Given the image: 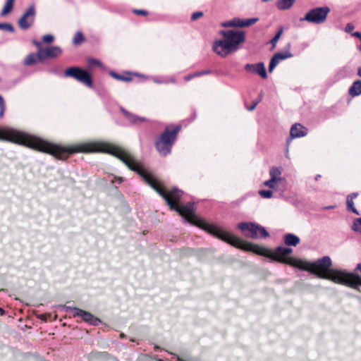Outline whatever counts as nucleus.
Instances as JSON below:
<instances>
[{
  "mask_svg": "<svg viewBox=\"0 0 361 361\" xmlns=\"http://www.w3.org/2000/svg\"><path fill=\"white\" fill-rule=\"evenodd\" d=\"M351 229L356 232L361 231V217L357 218L354 220L353 225L351 226Z\"/></svg>",
  "mask_w": 361,
  "mask_h": 361,
  "instance_id": "obj_30",
  "label": "nucleus"
},
{
  "mask_svg": "<svg viewBox=\"0 0 361 361\" xmlns=\"http://www.w3.org/2000/svg\"><path fill=\"white\" fill-rule=\"evenodd\" d=\"M210 231L214 236L229 243L230 245L247 250L252 251L259 255L269 257L271 251L265 247L245 242L239 238L231 234L218 226L210 228Z\"/></svg>",
  "mask_w": 361,
  "mask_h": 361,
  "instance_id": "obj_5",
  "label": "nucleus"
},
{
  "mask_svg": "<svg viewBox=\"0 0 361 361\" xmlns=\"http://www.w3.org/2000/svg\"><path fill=\"white\" fill-rule=\"evenodd\" d=\"M96 152L108 153L119 159L130 170L136 172L146 183L161 196L171 209L180 214L188 222L204 228L214 235L210 231V228L215 226L203 221L195 215L194 212V203L188 202L183 205H176L183 195L181 190L174 188L169 192H166L165 189L159 185V183L153 175L142 167L140 161H137L128 151L118 146L109 142L100 141L80 142L68 147H61L52 144L48 154L53 155L56 159L64 160L66 159L70 154L74 153Z\"/></svg>",
  "mask_w": 361,
  "mask_h": 361,
  "instance_id": "obj_1",
  "label": "nucleus"
},
{
  "mask_svg": "<svg viewBox=\"0 0 361 361\" xmlns=\"http://www.w3.org/2000/svg\"><path fill=\"white\" fill-rule=\"evenodd\" d=\"M292 252V248L279 246L274 251L270 252L269 257L274 261L286 264L300 269H305V262L299 259L288 257Z\"/></svg>",
  "mask_w": 361,
  "mask_h": 361,
  "instance_id": "obj_7",
  "label": "nucleus"
},
{
  "mask_svg": "<svg viewBox=\"0 0 361 361\" xmlns=\"http://www.w3.org/2000/svg\"><path fill=\"white\" fill-rule=\"evenodd\" d=\"M259 20L258 18H252L247 19H240V27H247L255 24Z\"/></svg>",
  "mask_w": 361,
  "mask_h": 361,
  "instance_id": "obj_26",
  "label": "nucleus"
},
{
  "mask_svg": "<svg viewBox=\"0 0 361 361\" xmlns=\"http://www.w3.org/2000/svg\"><path fill=\"white\" fill-rule=\"evenodd\" d=\"M282 168L272 166L269 170L270 178L264 182V185L269 188L274 189L280 185L285 179L281 176Z\"/></svg>",
  "mask_w": 361,
  "mask_h": 361,
  "instance_id": "obj_13",
  "label": "nucleus"
},
{
  "mask_svg": "<svg viewBox=\"0 0 361 361\" xmlns=\"http://www.w3.org/2000/svg\"><path fill=\"white\" fill-rule=\"evenodd\" d=\"M223 39L216 40L213 44V51L221 56L226 57L230 54L236 51L240 44L245 41V32L242 30H221Z\"/></svg>",
  "mask_w": 361,
  "mask_h": 361,
  "instance_id": "obj_4",
  "label": "nucleus"
},
{
  "mask_svg": "<svg viewBox=\"0 0 361 361\" xmlns=\"http://www.w3.org/2000/svg\"><path fill=\"white\" fill-rule=\"evenodd\" d=\"M259 194L262 197H264V198H271L273 195V192L271 190H259Z\"/></svg>",
  "mask_w": 361,
  "mask_h": 361,
  "instance_id": "obj_33",
  "label": "nucleus"
},
{
  "mask_svg": "<svg viewBox=\"0 0 361 361\" xmlns=\"http://www.w3.org/2000/svg\"><path fill=\"white\" fill-rule=\"evenodd\" d=\"M290 47H291V44L289 42L286 45L287 50L285 52H283V53L278 52L274 54L279 62L283 60H285V59H287L289 58H292L293 56V54L290 51Z\"/></svg>",
  "mask_w": 361,
  "mask_h": 361,
  "instance_id": "obj_21",
  "label": "nucleus"
},
{
  "mask_svg": "<svg viewBox=\"0 0 361 361\" xmlns=\"http://www.w3.org/2000/svg\"><path fill=\"white\" fill-rule=\"evenodd\" d=\"M283 29L281 27L276 34V35L271 39L270 43L271 44L272 48H275L277 42L279 41L281 34L283 33Z\"/></svg>",
  "mask_w": 361,
  "mask_h": 361,
  "instance_id": "obj_29",
  "label": "nucleus"
},
{
  "mask_svg": "<svg viewBox=\"0 0 361 361\" xmlns=\"http://www.w3.org/2000/svg\"><path fill=\"white\" fill-rule=\"evenodd\" d=\"M133 13L137 15H144L146 16L147 14V11L142 9H134Z\"/></svg>",
  "mask_w": 361,
  "mask_h": 361,
  "instance_id": "obj_40",
  "label": "nucleus"
},
{
  "mask_svg": "<svg viewBox=\"0 0 361 361\" xmlns=\"http://www.w3.org/2000/svg\"><path fill=\"white\" fill-rule=\"evenodd\" d=\"M307 129L300 123H295L290 128L291 138L302 137L307 135Z\"/></svg>",
  "mask_w": 361,
  "mask_h": 361,
  "instance_id": "obj_16",
  "label": "nucleus"
},
{
  "mask_svg": "<svg viewBox=\"0 0 361 361\" xmlns=\"http://www.w3.org/2000/svg\"><path fill=\"white\" fill-rule=\"evenodd\" d=\"M357 49L361 51V45H357Z\"/></svg>",
  "mask_w": 361,
  "mask_h": 361,
  "instance_id": "obj_55",
  "label": "nucleus"
},
{
  "mask_svg": "<svg viewBox=\"0 0 361 361\" xmlns=\"http://www.w3.org/2000/svg\"><path fill=\"white\" fill-rule=\"evenodd\" d=\"M0 140L15 142L49 153L50 143L11 128H0Z\"/></svg>",
  "mask_w": 361,
  "mask_h": 361,
  "instance_id": "obj_3",
  "label": "nucleus"
},
{
  "mask_svg": "<svg viewBox=\"0 0 361 361\" xmlns=\"http://www.w3.org/2000/svg\"><path fill=\"white\" fill-rule=\"evenodd\" d=\"M6 109V105L4 102V99L2 96L0 94V118L4 116V114Z\"/></svg>",
  "mask_w": 361,
  "mask_h": 361,
  "instance_id": "obj_34",
  "label": "nucleus"
},
{
  "mask_svg": "<svg viewBox=\"0 0 361 361\" xmlns=\"http://www.w3.org/2000/svg\"><path fill=\"white\" fill-rule=\"evenodd\" d=\"M168 81H169V83L171 82V83H176V80L174 78H171L169 79H166Z\"/></svg>",
  "mask_w": 361,
  "mask_h": 361,
  "instance_id": "obj_48",
  "label": "nucleus"
},
{
  "mask_svg": "<svg viewBox=\"0 0 361 361\" xmlns=\"http://www.w3.org/2000/svg\"><path fill=\"white\" fill-rule=\"evenodd\" d=\"M238 228L244 233L245 236L251 238H266L269 236V233L264 227L255 224L240 222L237 225Z\"/></svg>",
  "mask_w": 361,
  "mask_h": 361,
  "instance_id": "obj_8",
  "label": "nucleus"
},
{
  "mask_svg": "<svg viewBox=\"0 0 361 361\" xmlns=\"http://www.w3.org/2000/svg\"><path fill=\"white\" fill-rule=\"evenodd\" d=\"M193 76H194V78H197V77L202 76L201 71H196V72L193 73Z\"/></svg>",
  "mask_w": 361,
  "mask_h": 361,
  "instance_id": "obj_46",
  "label": "nucleus"
},
{
  "mask_svg": "<svg viewBox=\"0 0 361 361\" xmlns=\"http://www.w3.org/2000/svg\"><path fill=\"white\" fill-rule=\"evenodd\" d=\"M123 181V178L121 177H114L112 180H111V182L112 183H118L121 184Z\"/></svg>",
  "mask_w": 361,
  "mask_h": 361,
  "instance_id": "obj_41",
  "label": "nucleus"
},
{
  "mask_svg": "<svg viewBox=\"0 0 361 361\" xmlns=\"http://www.w3.org/2000/svg\"><path fill=\"white\" fill-rule=\"evenodd\" d=\"M0 313H1V314H4V311L1 307H0Z\"/></svg>",
  "mask_w": 361,
  "mask_h": 361,
  "instance_id": "obj_53",
  "label": "nucleus"
},
{
  "mask_svg": "<svg viewBox=\"0 0 361 361\" xmlns=\"http://www.w3.org/2000/svg\"><path fill=\"white\" fill-rule=\"evenodd\" d=\"M88 63L90 65H93V66H102L101 61L97 60V59H89Z\"/></svg>",
  "mask_w": 361,
  "mask_h": 361,
  "instance_id": "obj_38",
  "label": "nucleus"
},
{
  "mask_svg": "<svg viewBox=\"0 0 361 361\" xmlns=\"http://www.w3.org/2000/svg\"><path fill=\"white\" fill-rule=\"evenodd\" d=\"M66 77H71L89 87H92V81L89 73L79 67L73 66L65 71Z\"/></svg>",
  "mask_w": 361,
  "mask_h": 361,
  "instance_id": "obj_10",
  "label": "nucleus"
},
{
  "mask_svg": "<svg viewBox=\"0 0 361 361\" xmlns=\"http://www.w3.org/2000/svg\"><path fill=\"white\" fill-rule=\"evenodd\" d=\"M358 196V192H353L347 196L346 204L347 209L349 212H352L355 214H359L357 209L354 207L353 200Z\"/></svg>",
  "mask_w": 361,
  "mask_h": 361,
  "instance_id": "obj_19",
  "label": "nucleus"
},
{
  "mask_svg": "<svg viewBox=\"0 0 361 361\" xmlns=\"http://www.w3.org/2000/svg\"><path fill=\"white\" fill-rule=\"evenodd\" d=\"M259 100H257V101H254L252 104V105H250V106H247V109L250 111H253L255 107L257 106V105L258 104V103L259 102Z\"/></svg>",
  "mask_w": 361,
  "mask_h": 361,
  "instance_id": "obj_39",
  "label": "nucleus"
},
{
  "mask_svg": "<svg viewBox=\"0 0 361 361\" xmlns=\"http://www.w3.org/2000/svg\"><path fill=\"white\" fill-rule=\"evenodd\" d=\"M279 63V60L276 57L275 55L272 56V58L270 60L269 65V71L271 73L273 71L274 68Z\"/></svg>",
  "mask_w": 361,
  "mask_h": 361,
  "instance_id": "obj_32",
  "label": "nucleus"
},
{
  "mask_svg": "<svg viewBox=\"0 0 361 361\" xmlns=\"http://www.w3.org/2000/svg\"><path fill=\"white\" fill-rule=\"evenodd\" d=\"M15 0H6L4 6L1 12V16H4L6 14H8L13 7Z\"/></svg>",
  "mask_w": 361,
  "mask_h": 361,
  "instance_id": "obj_25",
  "label": "nucleus"
},
{
  "mask_svg": "<svg viewBox=\"0 0 361 361\" xmlns=\"http://www.w3.org/2000/svg\"><path fill=\"white\" fill-rule=\"evenodd\" d=\"M305 263V269H308L310 273L315 274L317 277L359 290L361 278L354 273H349L345 270L330 269L332 265L330 257L324 256L310 264Z\"/></svg>",
  "mask_w": 361,
  "mask_h": 361,
  "instance_id": "obj_2",
  "label": "nucleus"
},
{
  "mask_svg": "<svg viewBox=\"0 0 361 361\" xmlns=\"http://www.w3.org/2000/svg\"><path fill=\"white\" fill-rule=\"evenodd\" d=\"M329 12L330 8L328 6L316 7L307 12L302 20L314 24H322L326 21Z\"/></svg>",
  "mask_w": 361,
  "mask_h": 361,
  "instance_id": "obj_9",
  "label": "nucleus"
},
{
  "mask_svg": "<svg viewBox=\"0 0 361 361\" xmlns=\"http://www.w3.org/2000/svg\"><path fill=\"white\" fill-rule=\"evenodd\" d=\"M355 270L361 271V263H358L356 266Z\"/></svg>",
  "mask_w": 361,
  "mask_h": 361,
  "instance_id": "obj_49",
  "label": "nucleus"
},
{
  "mask_svg": "<svg viewBox=\"0 0 361 361\" xmlns=\"http://www.w3.org/2000/svg\"><path fill=\"white\" fill-rule=\"evenodd\" d=\"M85 40L83 34L80 31H78L73 37V43L75 45L81 44Z\"/></svg>",
  "mask_w": 361,
  "mask_h": 361,
  "instance_id": "obj_27",
  "label": "nucleus"
},
{
  "mask_svg": "<svg viewBox=\"0 0 361 361\" xmlns=\"http://www.w3.org/2000/svg\"><path fill=\"white\" fill-rule=\"evenodd\" d=\"M37 61H39L37 58V53L36 54H30L24 59L23 63L25 66H31L35 63Z\"/></svg>",
  "mask_w": 361,
  "mask_h": 361,
  "instance_id": "obj_24",
  "label": "nucleus"
},
{
  "mask_svg": "<svg viewBox=\"0 0 361 361\" xmlns=\"http://www.w3.org/2000/svg\"><path fill=\"white\" fill-rule=\"evenodd\" d=\"M300 240V238L293 233H286L283 235V242L288 246H296Z\"/></svg>",
  "mask_w": 361,
  "mask_h": 361,
  "instance_id": "obj_18",
  "label": "nucleus"
},
{
  "mask_svg": "<svg viewBox=\"0 0 361 361\" xmlns=\"http://www.w3.org/2000/svg\"><path fill=\"white\" fill-rule=\"evenodd\" d=\"M202 16H203V12H202V11L195 12L192 14L191 20H195L201 18Z\"/></svg>",
  "mask_w": 361,
  "mask_h": 361,
  "instance_id": "obj_37",
  "label": "nucleus"
},
{
  "mask_svg": "<svg viewBox=\"0 0 361 361\" xmlns=\"http://www.w3.org/2000/svg\"><path fill=\"white\" fill-rule=\"evenodd\" d=\"M34 43H35L37 46H38V47L40 45V44H39V42H34Z\"/></svg>",
  "mask_w": 361,
  "mask_h": 361,
  "instance_id": "obj_54",
  "label": "nucleus"
},
{
  "mask_svg": "<svg viewBox=\"0 0 361 361\" xmlns=\"http://www.w3.org/2000/svg\"><path fill=\"white\" fill-rule=\"evenodd\" d=\"M0 30L8 31L11 33L15 32L14 27L9 23H0Z\"/></svg>",
  "mask_w": 361,
  "mask_h": 361,
  "instance_id": "obj_28",
  "label": "nucleus"
},
{
  "mask_svg": "<svg viewBox=\"0 0 361 361\" xmlns=\"http://www.w3.org/2000/svg\"><path fill=\"white\" fill-rule=\"evenodd\" d=\"M109 75L111 76H112L114 78L118 80H121V81H130L131 80L130 78L121 75L116 73L114 71H111L109 73Z\"/></svg>",
  "mask_w": 361,
  "mask_h": 361,
  "instance_id": "obj_31",
  "label": "nucleus"
},
{
  "mask_svg": "<svg viewBox=\"0 0 361 361\" xmlns=\"http://www.w3.org/2000/svg\"><path fill=\"white\" fill-rule=\"evenodd\" d=\"M62 53L61 47L58 46H50L46 48L39 47L37 50V58L39 61H43L47 58H56Z\"/></svg>",
  "mask_w": 361,
  "mask_h": 361,
  "instance_id": "obj_14",
  "label": "nucleus"
},
{
  "mask_svg": "<svg viewBox=\"0 0 361 361\" xmlns=\"http://www.w3.org/2000/svg\"><path fill=\"white\" fill-rule=\"evenodd\" d=\"M357 75L361 76V67L357 68Z\"/></svg>",
  "mask_w": 361,
  "mask_h": 361,
  "instance_id": "obj_50",
  "label": "nucleus"
},
{
  "mask_svg": "<svg viewBox=\"0 0 361 361\" xmlns=\"http://www.w3.org/2000/svg\"><path fill=\"white\" fill-rule=\"evenodd\" d=\"M221 26L224 27H240V18H233V20L225 21L221 23Z\"/></svg>",
  "mask_w": 361,
  "mask_h": 361,
  "instance_id": "obj_23",
  "label": "nucleus"
},
{
  "mask_svg": "<svg viewBox=\"0 0 361 361\" xmlns=\"http://www.w3.org/2000/svg\"><path fill=\"white\" fill-rule=\"evenodd\" d=\"M295 0H279L276 2V7L281 11L287 10L291 8Z\"/></svg>",
  "mask_w": 361,
  "mask_h": 361,
  "instance_id": "obj_22",
  "label": "nucleus"
},
{
  "mask_svg": "<svg viewBox=\"0 0 361 361\" xmlns=\"http://www.w3.org/2000/svg\"><path fill=\"white\" fill-rule=\"evenodd\" d=\"M152 80L157 84H167L169 81L166 79H161L157 77H153Z\"/></svg>",
  "mask_w": 361,
  "mask_h": 361,
  "instance_id": "obj_35",
  "label": "nucleus"
},
{
  "mask_svg": "<svg viewBox=\"0 0 361 361\" xmlns=\"http://www.w3.org/2000/svg\"><path fill=\"white\" fill-rule=\"evenodd\" d=\"M180 129V126H176L171 131L166 129L157 138L155 142V147L161 156L166 157L171 153V147L175 143L177 134Z\"/></svg>",
  "mask_w": 361,
  "mask_h": 361,
  "instance_id": "obj_6",
  "label": "nucleus"
},
{
  "mask_svg": "<svg viewBox=\"0 0 361 361\" xmlns=\"http://www.w3.org/2000/svg\"><path fill=\"white\" fill-rule=\"evenodd\" d=\"M319 178H321V175L318 174L315 176V180H317Z\"/></svg>",
  "mask_w": 361,
  "mask_h": 361,
  "instance_id": "obj_51",
  "label": "nucleus"
},
{
  "mask_svg": "<svg viewBox=\"0 0 361 361\" xmlns=\"http://www.w3.org/2000/svg\"><path fill=\"white\" fill-rule=\"evenodd\" d=\"M42 41L45 43H51L54 41V37L51 35H44Z\"/></svg>",
  "mask_w": 361,
  "mask_h": 361,
  "instance_id": "obj_36",
  "label": "nucleus"
},
{
  "mask_svg": "<svg viewBox=\"0 0 361 361\" xmlns=\"http://www.w3.org/2000/svg\"><path fill=\"white\" fill-rule=\"evenodd\" d=\"M201 73H202V75H208V74L211 73V71L210 70L201 71Z\"/></svg>",
  "mask_w": 361,
  "mask_h": 361,
  "instance_id": "obj_47",
  "label": "nucleus"
},
{
  "mask_svg": "<svg viewBox=\"0 0 361 361\" xmlns=\"http://www.w3.org/2000/svg\"><path fill=\"white\" fill-rule=\"evenodd\" d=\"M193 78H194L193 73H192V74H189V75H185V76L184 77V80H185V81H189V80H192V79H193Z\"/></svg>",
  "mask_w": 361,
  "mask_h": 361,
  "instance_id": "obj_44",
  "label": "nucleus"
},
{
  "mask_svg": "<svg viewBox=\"0 0 361 361\" xmlns=\"http://www.w3.org/2000/svg\"><path fill=\"white\" fill-rule=\"evenodd\" d=\"M178 358L179 360H181V361H195L192 358L188 357V356H186V355H184V356H178Z\"/></svg>",
  "mask_w": 361,
  "mask_h": 361,
  "instance_id": "obj_42",
  "label": "nucleus"
},
{
  "mask_svg": "<svg viewBox=\"0 0 361 361\" xmlns=\"http://www.w3.org/2000/svg\"><path fill=\"white\" fill-rule=\"evenodd\" d=\"M349 94L351 97L358 96L361 94V80H357L349 88Z\"/></svg>",
  "mask_w": 361,
  "mask_h": 361,
  "instance_id": "obj_20",
  "label": "nucleus"
},
{
  "mask_svg": "<svg viewBox=\"0 0 361 361\" xmlns=\"http://www.w3.org/2000/svg\"><path fill=\"white\" fill-rule=\"evenodd\" d=\"M125 117L133 124H137L139 122L145 121L146 118L144 117L137 116L130 112H128L123 108L121 109Z\"/></svg>",
  "mask_w": 361,
  "mask_h": 361,
  "instance_id": "obj_17",
  "label": "nucleus"
},
{
  "mask_svg": "<svg viewBox=\"0 0 361 361\" xmlns=\"http://www.w3.org/2000/svg\"><path fill=\"white\" fill-rule=\"evenodd\" d=\"M353 29H354V26L351 23H348L346 25L345 28V31L346 32L350 33V32H351L353 31Z\"/></svg>",
  "mask_w": 361,
  "mask_h": 361,
  "instance_id": "obj_43",
  "label": "nucleus"
},
{
  "mask_svg": "<svg viewBox=\"0 0 361 361\" xmlns=\"http://www.w3.org/2000/svg\"><path fill=\"white\" fill-rule=\"evenodd\" d=\"M334 207V206H329V207H326L325 209H332Z\"/></svg>",
  "mask_w": 361,
  "mask_h": 361,
  "instance_id": "obj_52",
  "label": "nucleus"
},
{
  "mask_svg": "<svg viewBox=\"0 0 361 361\" xmlns=\"http://www.w3.org/2000/svg\"><path fill=\"white\" fill-rule=\"evenodd\" d=\"M352 35L355 36V37H358L359 39H361V32H357V31L355 32L352 33Z\"/></svg>",
  "mask_w": 361,
  "mask_h": 361,
  "instance_id": "obj_45",
  "label": "nucleus"
},
{
  "mask_svg": "<svg viewBox=\"0 0 361 361\" xmlns=\"http://www.w3.org/2000/svg\"><path fill=\"white\" fill-rule=\"evenodd\" d=\"M36 13L35 6L34 4L30 5L18 19V27L23 30L30 28L35 23Z\"/></svg>",
  "mask_w": 361,
  "mask_h": 361,
  "instance_id": "obj_12",
  "label": "nucleus"
},
{
  "mask_svg": "<svg viewBox=\"0 0 361 361\" xmlns=\"http://www.w3.org/2000/svg\"><path fill=\"white\" fill-rule=\"evenodd\" d=\"M244 68L247 72L258 74L263 79H266L267 78V73L264 64L262 62H259L255 64L247 63L245 65Z\"/></svg>",
  "mask_w": 361,
  "mask_h": 361,
  "instance_id": "obj_15",
  "label": "nucleus"
},
{
  "mask_svg": "<svg viewBox=\"0 0 361 361\" xmlns=\"http://www.w3.org/2000/svg\"><path fill=\"white\" fill-rule=\"evenodd\" d=\"M66 312L71 314L73 317H80L85 322L93 325L97 326L101 323L99 318L94 316L92 313L82 310L80 308L71 306L65 305L63 307Z\"/></svg>",
  "mask_w": 361,
  "mask_h": 361,
  "instance_id": "obj_11",
  "label": "nucleus"
}]
</instances>
